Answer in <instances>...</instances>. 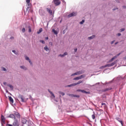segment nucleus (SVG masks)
<instances>
[{
  "mask_svg": "<svg viewBox=\"0 0 126 126\" xmlns=\"http://www.w3.org/2000/svg\"><path fill=\"white\" fill-rule=\"evenodd\" d=\"M76 15H77V13L76 12H73L69 14L68 15V18H70V17H72L73 16H76Z\"/></svg>",
  "mask_w": 126,
  "mask_h": 126,
  "instance_id": "nucleus-7",
  "label": "nucleus"
},
{
  "mask_svg": "<svg viewBox=\"0 0 126 126\" xmlns=\"http://www.w3.org/2000/svg\"><path fill=\"white\" fill-rule=\"evenodd\" d=\"M110 90H112V88H108L102 90L103 92H106V91H109Z\"/></svg>",
  "mask_w": 126,
  "mask_h": 126,
  "instance_id": "nucleus-15",
  "label": "nucleus"
},
{
  "mask_svg": "<svg viewBox=\"0 0 126 126\" xmlns=\"http://www.w3.org/2000/svg\"><path fill=\"white\" fill-rule=\"evenodd\" d=\"M45 40H48V39H49V37H45Z\"/></svg>",
  "mask_w": 126,
  "mask_h": 126,
  "instance_id": "nucleus-51",
  "label": "nucleus"
},
{
  "mask_svg": "<svg viewBox=\"0 0 126 126\" xmlns=\"http://www.w3.org/2000/svg\"><path fill=\"white\" fill-rule=\"evenodd\" d=\"M101 106H103V107L105 108H107V105L105 103H101Z\"/></svg>",
  "mask_w": 126,
  "mask_h": 126,
  "instance_id": "nucleus-30",
  "label": "nucleus"
},
{
  "mask_svg": "<svg viewBox=\"0 0 126 126\" xmlns=\"http://www.w3.org/2000/svg\"><path fill=\"white\" fill-rule=\"evenodd\" d=\"M21 68L24 69V70H27V68L24 65L20 66Z\"/></svg>",
  "mask_w": 126,
  "mask_h": 126,
  "instance_id": "nucleus-21",
  "label": "nucleus"
},
{
  "mask_svg": "<svg viewBox=\"0 0 126 126\" xmlns=\"http://www.w3.org/2000/svg\"><path fill=\"white\" fill-rule=\"evenodd\" d=\"M25 59L26 60V61H28L29 62L30 61V59H29V57H28L27 56H26Z\"/></svg>",
  "mask_w": 126,
  "mask_h": 126,
  "instance_id": "nucleus-36",
  "label": "nucleus"
},
{
  "mask_svg": "<svg viewBox=\"0 0 126 126\" xmlns=\"http://www.w3.org/2000/svg\"><path fill=\"white\" fill-rule=\"evenodd\" d=\"M84 22H85V20H82V21H81L80 22V24L82 25V24H83V23H84Z\"/></svg>",
  "mask_w": 126,
  "mask_h": 126,
  "instance_id": "nucleus-34",
  "label": "nucleus"
},
{
  "mask_svg": "<svg viewBox=\"0 0 126 126\" xmlns=\"http://www.w3.org/2000/svg\"><path fill=\"white\" fill-rule=\"evenodd\" d=\"M117 36H118V37H120V36H122V33H118L117 34Z\"/></svg>",
  "mask_w": 126,
  "mask_h": 126,
  "instance_id": "nucleus-44",
  "label": "nucleus"
},
{
  "mask_svg": "<svg viewBox=\"0 0 126 126\" xmlns=\"http://www.w3.org/2000/svg\"><path fill=\"white\" fill-rule=\"evenodd\" d=\"M28 28L29 29V33H31V32H32L31 26H29Z\"/></svg>",
  "mask_w": 126,
  "mask_h": 126,
  "instance_id": "nucleus-25",
  "label": "nucleus"
},
{
  "mask_svg": "<svg viewBox=\"0 0 126 126\" xmlns=\"http://www.w3.org/2000/svg\"><path fill=\"white\" fill-rule=\"evenodd\" d=\"M53 1L55 5L56 6L60 5V4H61V2L60 1V0H53Z\"/></svg>",
  "mask_w": 126,
  "mask_h": 126,
  "instance_id": "nucleus-9",
  "label": "nucleus"
},
{
  "mask_svg": "<svg viewBox=\"0 0 126 126\" xmlns=\"http://www.w3.org/2000/svg\"><path fill=\"white\" fill-rule=\"evenodd\" d=\"M93 120H95V115L93 114L92 115Z\"/></svg>",
  "mask_w": 126,
  "mask_h": 126,
  "instance_id": "nucleus-39",
  "label": "nucleus"
},
{
  "mask_svg": "<svg viewBox=\"0 0 126 126\" xmlns=\"http://www.w3.org/2000/svg\"><path fill=\"white\" fill-rule=\"evenodd\" d=\"M13 114H10L8 118H11V119H13L14 120H17L16 119V117L17 119H20V114L16 111H14Z\"/></svg>",
  "mask_w": 126,
  "mask_h": 126,
  "instance_id": "nucleus-1",
  "label": "nucleus"
},
{
  "mask_svg": "<svg viewBox=\"0 0 126 126\" xmlns=\"http://www.w3.org/2000/svg\"><path fill=\"white\" fill-rule=\"evenodd\" d=\"M77 92H82V93H85L86 94H90V92H87L84 90L78 89L76 90Z\"/></svg>",
  "mask_w": 126,
  "mask_h": 126,
  "instance_id": "nucleus-5",
  "label": "nucleus"
},
{
  "mask_svg": "<svg viewBox=\"0 0 126 126\" xmlns=\"http://www.w3.org/2000/svg\"><path fill=\"white\" fill-rule=\"evenodd\" d=\"M65 56H67V52H65L63 54H60L58 57H61V58H63V57H65Z\"/></svg>",
  "mask_w": 126,
  "mask_h": 126,
  "instance_id": "nucleus-13",
  "label": "nucleus"
},
{
  "mask_svg": "<svg viewBox=\"0 0 126 126\" xmlns=\"http://www.w3.org/2000/svg\"><path fill=\"white\" fill-rule=\"evenodd\" d=\"M26 1L28 4V6H30V0H26Z\"/></svg>",
  "mask_w": 126,
  "mask_h": 126,
  "instance_id": "nucleus-31",
  "label": "nucleus"
},
{
  "mask_svg": "<svg viewBox=\"0 0 126 126\" xmlns=\"http://www.w3.org/2000/svg\"><path fill=\"white\" fill-rule=\"evenodd\" d=\"M82 82H83V81H79L77 83H75V85H78V84H80L81 83H82Z\"/></svg>",
  "mask_w": 126,
  "mask_h": 126,
  "instance_id": "nucleus-27",
  "label": "nucleus"
},
{
  "mask_svg": "<svg viewBox=\"0 0 126 126\" xmlns=\"http://www.w3.org/2000/svg\"><path fill=\"white\" fill-rule=\"evenodd\" d=\"M85 72V71L84 70H82L72 74L71 75V76H73L74 75H79L80 74H83V73H84Z\"/></svg>",
  "mask_w": 126,
  "mask_h": 126,
  "instance_id": "nucleus-2",
  "label": "nucleus"
},
{
  "mask_svg": "<svg viewBox=\"0 0 126 126\" xmlns=\"http://www.w3.org/2000/svg\"><path fill=\"white\" fill-rule=\"evenodd\" d=\"M6 126H19V123L17 120H14L13 125L7 124Z\"/></svg>",
  "mask_w": 126,
  "mask_h": 126,
  "instance_id": "nucleus-3",
  "label": "nucleus"
},
{
  "mask_svg": "<svg viewBox=\"0 0 126 126\" xmlns=\"http://www.w3.org/2000/svg\"><path fill=\"white\" fill-rule=\"evenodd\" d=\"M79 79H80V78H79V77H75L73 79V80H79Z\"/></svg>",
  "mask_w": 126,
  "mask_h": 126,
  "instance_id": "nucleus-33",
  "label": "nucleus"
},
{
  "mask_svg": "<svg viewBox=\"0 0 126 126\" xmlns=\"http://www.w3.org/2000/svg\"><path fill=\"white\" fill-rule=\"evenodd\" d=\"M95 35H93L91 36H90L88 38V40H92L93 39H94L95 38Z\"/></svg>",
  "mask_w": 126,
  "mask_h": 126,
  "instance_id": "nucleus-18",
  "label": "nucleus"
},
{
  "mask_svg": "<svg viewBox=\"0 0 126 126\" xmlns=\"http://www.w3.org/2000/svg\"><path fill=\"white\" fill-rule=\"evenodd\" d=\"M9 100L12 103H13V98L11 96H9Z\"/></svg>",
  "mask_w": 126,
  "mask_h": 126,
  "instance_id": "nucleus-29",
  "label": "nucleus"
},
{
  "mask_svg": "<svg viewBox=\"0 0 126 126\" xmlns=\"http://www.w3.org/2000/svg\"><path fill=\"white\" fill-rule=\"evenodd\" d=\"M3 84H4V85H6V82H3Z\"/></svg>",
  "mask_w": 126,
  "mask_h": 126,
  "instance_id": "nucleus-52",
  "label": "nucleus"
},
{
  "mask_svg": "<svg viewBox=\"0 0 126 126\" xmlns=\"http://www.w3.org/2000/svg\"><path fill=\"white\" fill-rule=\"evenodd\" d=\"M42 31H43V29L42 28H40L39 30V31L37 32V34H40V33L42 32Z\"/></svg>",
  "mask_w": 126,
  "mask_h": 126,
  "instance_id": "nucleus-23",
  "label": "nucleus"
},
{
  "mask_svg": "<svg viewBox=\"0 0 126 126\" xmlns=\"http://www.w3.org/2000/svg\"><path fill=\"white\" fill-rule=\"evenodd\" d=\"M96 84H100V83H97Z\"/></svg>",
  "mask_w": 126,
  "mask_h": 126,
  "instance_id": "nucleus-56",
  "label": "nucleus"
},
{
  "mask_svg": "<svg viewBox=\"0 0 126 126\" xmlns=\"http://www.w3.org/2000/svg\"><path fill=\"white\" fill-rule=\"evenodd\" d=\"M123 8H126V6H123Z\"/></svg>",
  "mask_w": 126,
  "mask_h": 126,
  "instance_id": "nucleus-55",
  "label": "nucleus"
},
{
  "mask_svg": "<svg viewBox=\"0 0 126 126\" xmlns=\"http://www.w3.org/2000/svg\"><path fill=\"white\" fill-rule=\"evenodd\" d=\"M63 2H65L64 1H63Z\"/></svg>",
  "mask_w": 126,
  "mask_h": 126,
  "instance_id": "nucleus-59",
  "label": "nucleus"
},
{
  "mask_svg": "<svg viewBox=\"0 0 126 126\" xmlns=\"http://www.w3.org/2000/svg\"><path fill=\"white\" fill-rule=\"evenodd\" d=\"M29 8H30V5L27 7V11H28V9H29Z\"/></svg>",
  "mask_w": 126,
  "mask_h": 126,
  "instance_id": "nucleus-45",
  "label": "nucleus"
},
{
  "mask_svg": "<svg viewBox=\"0 0 126 126\" xmlns=\"http://www.w3.org/2000/svg\"><path fill=\"white\" fill-rule=\"evenodd\" d=\"M59 94H60L62 96H64V93L62 92H59Z\"/></svg>",
  "mask_w": 126,
  "mask_h": 126,
  "instance_id": "nucleus-35",
  "label": "nucleus"
},
{
  "mask_svg": "<svg viewBox=\"0 0 126 126\" xmlns=\"http://www.w3.org/2000/svg\"><path fill=\"white\" fill-rule=\"evenodd\" d=\"M119 44V42H116V43H115V45H117V44Z\"/></svg>",
  "mask_w": 126,
  "mask_h": 126,
  "instance_id": "nucleus-53",
  "label": "nucleus"
},
{
  "mask_svg": "<svg viewBox=\"0 0 126 126\" xmlns=\"http://www.w3.org/2000/svg\"><path fill=\"white\" fill-rule=\"evenodd\" d=\"M74 50V52H77V48H75Z\"/></svg>",
  "mask_w": 126,
  "mask_h": 126,
  "instance_id": "nucleus-49",
  "label": "nucleus"
},
{
  "mask_svg": "<svg viewBox=\"0 0 126 126\" xmlns=\"http://www.w3.org/2000/svg\"><path fill=\"white\" fill-rule=\"evenodd\" d=\"M125 79V78H123L122 77H118L116 79V81H118V82H123V80Z\"/></svg>",
  "mask_w": 126,
  "mask_h": 126,
  "instance_id": "nucleus-8",
  "label": "nucleus"
},
{
  "mask_svg": "<svg viewBox=\"0 0 126 126\" xmlns=\"http://www.w3.org/2000/svg\"><path fill=\"white\" fill-rule=\"evenodd\" d=\"M18 98H19V99H21V102H25V101L24 100V98L23 97V95H21V94H19L18 95Z\"/></svg>",
  "mask_w": 126,
  "mask_h": 126,
  "instance_id": "nucleus-11",
  "label": "nucleus"
},
{
  "mask_svg": "<svg viewBox=\"0 0 126 126\" xmlns=\"http://www.w3.org/2000/svg\"><path fill=\"white\" fill-rule=\"evenodd\" d=\"M117 9H119V8H114V9H113V10H117Z\"/></svg>",
  "mask_w": 126,
  "mask_h": 126,
  "instance_id": "nucleus-48",
  "label": "nucleus"
},
{
  "mask_svg": "<svg viewBox=\"0 0 126 126\" xmlns=\"http://www.w3.org/2000/svg\"><path fill=\"white\" fill-rule=\"evenodd\" d=\"M39 42L40 43H42V44H45V41L44 40H39Z\"/></svg>",
  "mask_w": 126,
  "mask_h": 126,
  "instance_id": "nucleus-40",
  "label": "nucleus"
},
{
  "mask_svg": "<svg viewBox=\"0 0 126 126\" xmlns=\"http://www.w3.org/2000/svg\"><path fill=\"white\" fill-rule=\"evenodd\" d=\"M63 34H65V30L63 31Z\"/></svg>",
  "mask_w": 126,
  "mask_h": 126,
  "instance_id": "nucleus-50",
  "label": "nucleus"
},
{
  "mask_svg": "<svg viewBox=\"0 0 126 126\" xmlns=\"http://www.w3.org/2000/svg\"><path fill=\"white\" fill-rule=\"evenodd\" d=\"M114 43H115V40H113L111 42V44L113 45V44H114Z\"/></svg>",
  "mask_w": 126,
  "mask_h": 126,
  "instance_id": "nucleus-47",
  "label": "nucleus"
},
{
  "mask_svg": "<svg viewBox=\"0 0 126 126\" xmlns=\"http://www.w3.org/2000/svg\"><path fill=\"white\" fill-rule=\"evenodd\" d=\"M12 38H13V37H11V39H12Z\"/></svg>",
  "mask_w": 126,
  "mask_h": 126,
  "instance_id": "nucleus-58",
  "label": "nucleus"
},
{
  "mask_svg": "<svg viewBox=\"0 0 126 126\" xmlns=\"http://www.w3.org/2000/svg\"><path fill=\"white\" fill-rule=\"evenodd\" d=\"M21 122H22V124H26L27 123V120L26 119H25V118H23L22 119V121Z\"/></svg>",
  "mask_w": 126,
  "mask_h": 126,
  "instance_id": "nucleus-17",
  "label": "nucleus"
},
{
  "mask_svg": "<svg viewBox=\"0 0 126 126\" xmlns=\"http://www.w3.org/2000/svg\"><path fill=\"white\" fill-rule=\"evenodd\" d=\"M12 53H14V54H15V55H17V52H16V51L15 50H12Z\"/></svg>",
  "mask_w": 126,
  "mask_h": 126,
  "instance_id": "nucleus-38",
  "label": "nucleus"
},
{
  "mask_svg": "<svg viewBox=\"0 0 126 126\" xmlns=\"http://www.w3.org/2000/svg\"><path fill=\"white\" fill-rule=\"evenodd\" d=\"M117 63V61H115L114 62L111 63V64H107L104 65L105 67H111V66H113V65H115Z\"/></svg>",
  "mask_w": 126,
  "mask_h": 126,
  "instance_id": "nucleus-4",
  "label": "nucleus"
},
{
  "mask_svg": "<svg viewBox=\"0 0 126 126\" xmlns=\"http://www.w3.org/2000/svg\"><path fill=\"white\" fill-rule=\"evenodd\" d=\"M44 50L45 51H46V52L49 51V48L48 47V46L46 45L44 47Z\"/></svg>",
  "mask_w": 126,
  "mask_h": 126,
  "instance_id": "nucleus-28",
  "label": "nucleus"
},
{
  "mask_svg": "<svg viewBox=\"0 0 126 126\" xmlns=\"http://www.w3.org/2000/svg\"><path fill=\"white\" fill-rule=\"evenodd\" d=\"M1 69L3 71H6V69L5 67H2Z\"/></svg>",
  "mask_w": 126,
  "mask_h": 126,
  "instance_id": "nucleus-37",
  "label": "nucleus"
},
{
  "mask_svg": "<svg viewBox=\"0 0 126 126\" xmlns=\"http://www.w3.org/2000/svg\"><path fill=\"white\" fill-rule=\"evenodd\" d=\"M86 76L85 75V74H83L80 76H79V77L80 78V79H82V78H84V77H85Z\"/></svg>",
  "mask_w": 126,
  "mask_h": 126,
  "instance_id": "nucleus-24",
  "label": "nucleus"
},
{
  "mask_svg": "<svg viewBox=\"0 0 126 126\" xmlns=\"http://www.w3.org/2000/svg\"><path fill=\"white\" fill-rule=\"evenodd\" d=\"M7 85V86H8V87H10V88H11V89L12 90H13V86H12V85H10L9 84H8Z\"/></svg>",
  "mask_w": 126,
  "mask_h": 126,
  "instance_id": "nucleus-22",
  "label": "nucleus"
},
{
  "mask_svg": "<svg viewBox=\"0 0 126 126\" xmlns=\"http://www.w3.org/2000/svg\"><path fill=\"white\" fill-rule=\"evenodd\" d=\"M105 68V65H103V66H101L99 67V69H102V68Z\"/></svg>",
  "mask_w": 126,
  "mask_h": 126,
  "instance_id": "nucleus-42",
  "label": "nucleus"
},
{
  "mask_svg": "<svg viewBox=\"0 0 126 126\" xmlns=\"http://www.w3.org/2000/svg\"><path fill=\"white\" fill-rule=\"evenodd\" d=\"M46 10H47V12H48V13L51 14V15H53V11L52 10V9H51V8H46Z\"/></svg>",
  "mask_w": 126,
  "mask_h": 126,
  "instance_id": "nucleus-12",
  "label": "nucleus"
},
{
  "mask_svg": "<svg viewBox=\"0 0 126 126\" xmlns=\"http://www.w3.org/2000/svg\"><path fill=\"white\" fill-rule=\"evenodd\" d=\"M72 86H75V84L73 83L70 85H68L66 86V87H72Z\"/></svg>",
  "mask_w": 126,
  "mask_h": 126,
  "instance_id": "nucleus-20",
  "label": "nucleus"
},
{
  "mask_svg": "<svg viewBox=\"0 0 126 126\" xmlns=\"http://www.w3.org/2000/svg\"><path fill=\"white\" fill-rule=\"evenodd\" d=\"M6 92L7 93V92H8V91L7 90L6 91Z\"/></svg>",
  "mask_w": 126,
  "mask_h": 126,
  "instance_id": "nucleus-57",
  "label": "nucleus"
},
{
  "mask_svg": "<svg viewBox=\"0 0 126 126\" xmlns=\"http://www.w3.org/2000/svg\"><path fill=\"white\" fill-rule=\"evenodd\" d=\"M116 120H117V121H118L121 124L122 126H123V120H122V119H121V118L117 117V118H116Z\"/></svg>",
  "mask_w": 126,
  "mask_h": 126,
  "instance_id": "nucleus-14",
  "label": "nucleus"
},
{
  "mask_svg": "<svg viewBox=\"0 0 126 126\" xmlns=\"http://www.w3.org/2000/svg\"><path fill=\"white\" fill-rule=\"evenodd\" d=\"M119 0H115L116 1H117V2H120V1H119Z\"/></svg>",
  "mask_w": 126,
  "mask_h": 126,
  "instance_id": "nucleus-54",
  "label": "nucleus"
},
{
  "mask_svg": "<svg viewBox=\"0 0 126 126\" xmlns=\"http://www.w3.org/2000/svg\"><path fill=\"white\" fill-rule=\"evenodd\" d=\"M1 119L2 123H4L5 122V118H4V116L3 115L1 116Z\"/></svg>",
  "mask_w": 126,
  "mask_h": 126,
  "instance_id": "nucleus-19",
  "label": "nucleus"
},
{
  "mask_svg": "<svg viewBox=\"0 0 126 126\" xmlns=\"http://www.w3.org/2000/svg\"><path fill=\"white\" fill-rule=\"evenodd\" d=\"M23 33H24L25 32V28H23L22 30Z\"/></svg>",
  "mask_w": 126,
  "mask_h": 126,
  "instance_id": "nucleus-41",
  "label": "nucleus"
},
{
  "mask_svg": "<svg viewBox=\"0 0 126 126\" xmlns=\"http://www.w3.org/2000/svg\"><path fill=\"white\" fill-rule=\"evenodd\" d=\"M120 30H121V32H123V31H125V28H123V29H121Z\"/></svg>",
  "mask_w": 126,
  "mask_h": 126,
  "instance_id": "nucleus-46",
  "label": "nucleus"
},
{
  "mask_svg": "<svg viewBox=\"0 0 126 126\" xmlns=\"http://www.w3.org/2000/svg\"><path fill=\"white\" fill-rule=\"evenodd\" d=\"M52 32H53V33H54V34L55 35H58V32H57V31L55 30V29H52Z\"/></svg>",
  "mask_w": 126,
  "mask_h": 126,
  "instance_id": "nucleus-26",
  "label": "nucleus"
},
{
  "mask_svg": "<svg viewBox=\"0 0 126 126\" xmlns=\"http://www.w3.org/2000/svg\"><path fill=\"white\" fill-rule=\"evenodd\" d=\"M120 55H121V53H119L115 56L113 57L111 60H109V62L111 63V62H113V61H114V60H116V59H117V58H118V57H119V56H120Z\"/></svg>",
  "mask_w": 126,
  "mask_h": 126,
  "instance_id": "nucleus-10",
  "label": "nucleus"
},
{
  "mask_svg": "<svg viewBox=\"0 0 126 126\" xmlns=\"http://www.w3.org/2000/svg\"><path fill=\"white\" fill-rule=\"evenodd\" d=\"M48 92L50 93V94L51 95V96L53 97V98H55V94H54V93H53V92H51V91H50V90H48Z\"/></svg>",
  "mask_w": 126,
  "mask_h": 126,
  "instance_id": "nucleus-16",
  "label": "nucleus"
},
{
  "mask_svg": "<svg viewBox=\"0 0 126 126\" xmlns=\"http://www.w3.org/2000/svg\"><path fill=\"white\" fill-rule=\"evenodd\" d=\"M114 80V79L111 81H110L109 82H105L104 83V85H107V84H109V83H112L113 82V81Z\"/></svg>",
  "mask_w": 126,
  "mask_h": 126,
  "instance_id": "nucleus-32",
  "label": "nucleus"
},
{
  "mask_svg": "<svg viewBox=\"0 0 126 126\" xmlns=\"http://www.w3.org/2000/svg\"><path fill=\"white\" fill-rule=\"evenodd\" d=\"M29 62L30 63L31 65H33V63H32V62H31V60H30L29 61Z\"/></svg>",
  "mask_w": 126,
  "mask_h": 126,
  "instance_id": "nucleus-43",
  "label": "nucleus"
},
{
  "mask_svg": "<svg viewBox=\"0 0 126 126\" xmlns=\"http://www.w3.org/2000/svg\"><path fill=\"white\" fill-rule=\"evenodd\" d=\"M68 96H69L70 97H75V98H79V97H80V96L79 95H77V94H67Z\"/></svg>",
  "mask_w": 126,
  "mask_h": 126,
  "instance_id": "nucleus-6",
  "label": "nucleus"
}]
</instances>
